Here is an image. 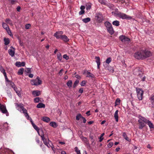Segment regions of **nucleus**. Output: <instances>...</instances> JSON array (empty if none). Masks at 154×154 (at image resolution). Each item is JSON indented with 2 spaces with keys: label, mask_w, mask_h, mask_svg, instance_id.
Listing matches in <instances>:
<instances>
[{
  "label": "nucleus",
  "mask_w": 154,
  "mask_h": 154,
  "mask_svg": "<svg viewBox=\"0 0 154 154\" xmlns=\"http://www.w3.org/2000/svg\"><path fill=\"white\" fill-rule=\"evenodd\" d=\"M32 126L34 129H35L37 132L38 134L40 135L39 132V129L34 124H32Z\"/></svg>",
  "instance_id": "5701e85b"
},
{
  "label": "nucleus",
  "mask_w": 154,
  "mask_h": 154,
  "mask_svg": "<svg viewBox=\"0 0 154 154\" xmlns=\"http://www.w3.org/2000/svg\"><path fill=\"white\" fill-rule=\"evenodd\" d=\"M99 2L101 4H103V5H106V3L105 2H103V1H102V0H99Z\"/></svg>",
  "instance_id": "13d9d810"
},
{
  "label": "nucleus",
  "mask_w": 154,
  "mask_h": 154,
  "mask_svg": "<svg viewBox=\"0 0 154 154\" xmlns=\"http://www.w3.org/2000/svg\"><path fill=\"white\" fill-rule=\"evenodd\" d=\"M31 25L29 24H27L26 25H25V28L26 29H29V27H30Z\"/></svg>",
  "instance_id": "49530a36"
},
{
  "label": "nucleus",
  "mask_w": 154,
  "mask_h": 154,
  "mask_svg": "<svg viewBox=\"0 0 154 154\" xmlns=\"http://www.w3.org/2000/svg\"><path fill=\"white\" fill-rule=\"evenodd\" d=\"M25 116H26V118L28 119L29 120V118H30L29 117V116L28 115V113H25L24 114Z\"/></svg>",
  "instance_id": "5fc2aeb1"
},
{
  "label": "nucleus",
  "mask_w": 154,
  "mask_h": 154,
  "mask_svg": "<svg viewBox=\"0 0 154 154\" xmlns=\"http://www.w3.org/2000/svg\"><path fill=\"white\" fill-rule=\"evenodd\" d=\"M95 59H96V62L97 64V68L98 69H99V66L100 64V58L99 57H96Z\"/></svg>",
  "instance_id": "2eb2a0df"
},
{
  "label": "nucleus",
  "mask_w": 154,
  "mask_h": 154,
  "mask_svg": "<svg viewBox=\"0 0 154 154\" xmlns=\"http://www.w3.org/2000/svg\"><path fill=\"white\" fill-rule=\"evenodd\" d=\"M136 90L138 98L139 100H141L142 99V97L143 91L142 89L136 88Z\"/></svg>",
  "instance_id": "20e7f679"
},
{
  "label": "nucleus",
  "mask_w": 154,
  "mask_h": 154,
  "mask_svg": "<svg viewBox=\"0 0 154 154\" xmlns=\"http://www.w3.org/2000/svg\"><path fill=\"white\" fill-rule=\"evenodd\" d=\"M31 68H27L25 70V72H26L27 73H30L31 72Z\"/></svg>",
  "instance_id": "a19ab883"
},
{
  "label": "nucleus",
  "mask_w": 154,
  "mask_h": 154,
  "mask_svg": "<svg viewBox=\"0 0 154 154\" xmlns=\"http://www.w3.org/2000/svg\"><path fill=\"white\" fill-rule=\"evenodd\" d=\"M82 118L83 119V122L84 123H85L86 122V119L83 116L82 117Z\"/></svg>",
  "instance_id": "052dcab7"
},
{
  "label": "nucleus",
  "mask_w": 154,
  "mask_h": 154,
  "mask_svg": "<svg viewBox=\"0 0 154 154\" xmlns=\"http://www.w3.org/2000/svg\"><path fill=\"white\" fill-rule=\"evenodd\" d=\"M5 22L8 24H9V25L12 26L13 25V23L12 21L10 20L9 19L7 18L5 20Z\"/></svg>",
  "instance_id": "a878e982"
},
{
  "label": "nucleus",
  "mask_w": 154,
  "mask_h": 154,
  "mask_svg": "<svg viewBox=\"0 0 154 154\" xmlns=\"http://www.w3.org/2000/svg\"><path fill=\"white\" fill-rule=\"evenodd\" d=\"M11 48L13 49V50H12V49H9L8 50V52L9 55L12 57H13L14 55L15 49L12 46H11Z\"/></svg>",
  "instance_id": "f8f14e48"
},
{
  "label": "nucleus",
  "mask_w": 154,
  "mask_h": 154,
  "mask_svg": "<svg viewBox=\"0 0 154 154\" xmlns=\"http://www.w3.org/2000/svg\"><path fill=\"white\" fill-rule=\"evenodd\" d=\"M2 26L3 28L6 30L8 29V28H9L8 26L6 23H3Z\"/></svg>",
  "instance_id": "72a5a7b5"
},
{
  "label": "nucleus",
  "mask_w": 154,
  "mask_h": 154,
  "mask_svg": "<svg viewBox=\"0 0 154 154\" xmlns=\"http://www.w3.org/2000/svg\"><path fill=\"white\" fill-rule=\"evenodd\" d=\"M0 110L3 113L6 114L7 116L9 115V113L6 109L5 106L2 105L0 103Z\"/></svg>",
  "instance_id": "6e6552de"
},
{
  "label": "nucleus",
  "mask_w": 154,
  "mask_h": 154,
  "mask_svg": "<svg viewBox=\"0 0 154 154\" xmlns=\"http://www.w3.org/2000/svg\"><path fill=\"white\" fill-rule=\"evenodd\" d=\"M122 136L124 139L128 142H130L131 140L129 139L127 136V134L125 132H123L122 133Z\"/></svg>",
  "instance_id": "6ab92c4d"
},
{
  "label": "nucleus",
  "mask_w": 154,
  "mask_h": 154,
  "mask_svg": "<svg viewBox=\"0 0 154 154\" xmlns=\"http://www.w3.org/2000/svg\"><path fill=\"white\" fill-rule=\"evenodd\" d=\"M119 39L122 42L124 43L127 42L130 40L129 38L124 35L120 36Z\"/></svg>",
  "instance_id": "1a4fd4ad"
},
{
  "label": "nucleus",
  "mask_w": 154,
  "mask_h": 154,
  "mask_svg": "<svg viewBox=\"0 0 154 154\" xmlns=\"http://www.w3.org/2000/svg\"><path fill=\"white\" fill-rule=\"evenodd\" d=\"M91 8V5H86V9L87 10H90Z\"/></svg>",
  "instance_id": "09e8293b"
},
{
  "label": "nucleus",
  "mask_w": 154,
  "mask_h": 154,
  "mask_svg": "<svg viewBox=\"0 0 154 154\" xmlns=\"http://www.w3.org/2000/svg\"><path fill=\"white\" fill-rule=\"evenodd\" d=\"M139 119L138 120L139 122V128L142 129L145 126L144 123L147 121V119L141 116H139Z\"/></svg>",
  "instance_id": "f03ea898"
},
{
  "label": "nucleus",
  "mask_w": 154,
  "mask_h": 154,
  "mask_svg": "<svg viewBox=\"0 0 154 154\" xmlns=\"http://www.w3.org/2000/svg\"><path fill=\"white\" fill-rule=\"evenodd\" d=\"M63 57L66 60H68L69 59V56H67L66 54H64L63 56Z\"/></svg>",
  "instance_id": "a18cd8bd"
},
{
  "label": "nucleus",
  "mask_w": 154,
  "mask_h": 154,
  "mask_svg": "<svg viewBox=\"0 0 154 154\" xmlns=\"http://www.w3.org/2000/svg\"><path fill=\"white\" fill-rule=\"evenodd\" d=\"M24 70V69L23 68L19 69L17 72L18 74L19 75H22L23 73Z\"/></svg>",
  "instance_id": "2f4dec72"
},
{
  "label": "nucleus",
  "mask_w": 154,
  "mask_h": 154,
  "mask_svg": "<svg viewBox=\"0 0 154 154\" xmlns=\"http://www.w3.org/2000/svg\"><path fill=\"white\" fill-rule=\"evenodd\" d=\"M19 107L22 109L24 108L23 105L22 104H19Z\"/></svg>",
  "instance_id": "4d7b16f0"
},
{
  "label": "nucleus",
  "mask_w": 154,
  "mask_h": 154,
  "mask_svg": "<svg viewBox=\"0 0 154 154\" xmlns=\"http://www.w3.org/2000/svg\"><path fill=\"white\" fill-rule=\"evenodd\" d=\"M45 107V104L40 103L38 104L36 106V107L38 108H44Z\"/></svg>",
  "instance_id": "4be33fe9"
},
{
  "label": "nucleus",
  "mask_w": 154,
  "mask_h": 154,
  "mask_svg": "<svg viewBox=\"0 0 154 154\" xmlns=\"http://www.w3.org/2000/svg\"><path fill=\"white\" fill-rule=\"evenodd\" d=\"M63 69H61L60 71H59V74L60 75H62V72L63 71Z\"/></svg>",
  "instance_id": "0e129e2a"
},
{
  "label": "nucleus",
  "mask_w": 154,
  "mask_h": 154,
  "mask_svg": "<svg viewBox=\"0 0 154 154\" xmlns=\"http://www.w3.org/2000/svg\"><path fill=\"white\" fill-rule=\"evenodd\" d=\"M39 97H36L34 99V101L35 103H38L39 102Z\"/></svg>",
  "instance_id": "37998d69"
},
{
  "label": "nucleus",
  "mask_w": 154,
  "mask_h": 154,
  "mask_svg": "<svg viewBox=\"0 0 154 154\" xmlns=\"http://www.w3.org/2000/svg\"><path fill=\"white\" fill-rule=\"evenodd\" d=\"M42 120L44 122H48L50 121V119L49 118L46 117H42Z\"/></svg>",
  "instance_id": "393cba45"
},
{
  "label": "nucleus",
  "mask_w": 154,
  "mask_h": 154,
  "mask_svg": "<svg viewBox=\"0 0 154 154\" xmlns=\"http://www.w3.org/2000/svg\"><path fill=\"white\" fill-rule=\"evenodd\" d=\"M36 141L38 144H39L40 143V140L38 138H36Z\"/></svg>",
  "instance_id": "774afa93"
},
{
  "label": "nucleus",
  "mask_w": 154,
  "mask_h": 154,
  "mask_svg": "<svg viewBox=\"0 0 154 154\" xmlns=\"http://www.w3.org/2000/svg\"><path fill=\"white\" fill-rule=\"evenodd\" d=\"M72 80H69L66 83L67 86L69 88H70L72 87Z\"/></svg>",
  "instance_id": "cd10ccee"
},
{
  "label": "nucleus",
  "mask_w": 154,
  "mask_h": 154,
  "mask_svg": "<svg viewBox=\"0 0 154 154\" xmlns=\"http://www.w3.org/2000/svg\"><path fill=\"white\" fill-rule=\"evenodd\" d=\"M75 77L79 79H81L80 76L79 75H76L75 76Z\"/></svg>",
  "instance_id": "bf43d9fd"
},
{
  "label": "nucleus",
  "mask_w": 154,
  "mask_h": 154,
  "mask_svg": "<svg viewBox=\"0 0 154 154\" xmlns=\"http://www.w3.org/2000/svg\"><path fill=\"white\" fill-rule=\"evenodd\" d=\"M140 78H141V80L143 81H144L146 79V77L145 76H143L142 78H141V77Z\"/></svg>",
  "instance_id": "69168bd1"
},
{
  "label": "nucleus",
  "mask_w": 154,
  "mask_h": 154,
  "mask_svg": "<svg viewBox=\"0 0 154 154\" xmlns=\"http://www.w3.org/2000/svg\"><path fill=\"white\" fill-rule=\"evenodd\" d=\"M61 39L65 42H68L69 41V39L65 35H62Z\"/></svg>",
  "instance_id": "f3484780"
},
{
  "label": "nucleus",
  "mask_w": 154,
  "mask_h": 154,
  "mask_svg": "<svg viewBox=\"0 0 154 154\" xmlns=\"http://www.w3.org/2000/svg\"><path fill=\"white\" fill-rule=\"evenodd\" d=\"M105 69L106 70H108L110 72H113L114 71L112 67L109 65L107 66Z\"/></svg>",
  "instance_id": "dca6fc26"
},
{
  "label": "nucleus",
  "mask_w": 154,
  "mask_h": 154,
  "mask_svg": "<svg viewBox=\"0 0 154 154\" xmlns=\"http://www.w3.org/2000/svg\"><path fill=\"white\" fill-rule=\"evenodd\" d=\"M79 81L78 80H76L74 83L73 85V88H75L79 83Z\"/></svg>",
  "instance_id": "4c0bfd02"
},
{
  "label": "nucleus",
  "mask_w": 154,
  "mask_h": 154,
  "mask_svg": "<svg viewBox=\"0 0 154 154\" xmlns=\"http://www.w3.org/2000/svg\"><path fill=\"white\" fill-rule=\"evenodd\" d=\"M134 74L135 75L139 76L140 78L142 77L143 75V72L138 68H136L133 70Z\"/></svg>",
  "instance_id": "0eeeda50"
},
{
  "label": "nucleus",
  "mask_w": 154,
  "mask_h": 154,
  "mask_svg": "<svg viewBox=\"0 0 154 154\" xmlns=\"http://www.w3.org/2000/svg\"><path fill=\"white\" fill-rule=\"evenodd\" d=\"M4 76L5 77V80L8 82H10V81L8 80L7 76L6 74H5Z\"/></svg>",
  "instance_id": "8fccbe9b"
},
{
  "label": "nucleus",
  "mask_w": 154,
  "mask_h": 154,
  "mask_svg": "<svg viewBox=\"0 0 154 154\" xmlns=\"http://www.w3.org/2000/svg\"><path fill=\"white\" fill-rule=\"evenodd\" d=\"M41 138L44 144L47 146H48V148L50 147V146H51L49 145L50 146H49V145H48V144L49 143V142H50L49 139H48V142L47 140L45 138L44 136L43 135H42Z\"/></svg>",
  "instance_id": "9d476101"
},
{
  "label": "nucleus",
  "mask_w": 154,
  "mask_h": 154,
  "mask_svg": "<svg viewBox=\"0 0 154 154\" xmlns=\"http://www.w3.org/2000/svg\"><path fill=\"white\" fill-rule=\"evenodd\" d=\"M86 82L85 81H83L82 82H81V86H85L86 84Z\"/></svg>",
  "instance_id": "c03bdc74"
},
{
  "label": "nucleus",
  "mask_w": 154,
  "mask_h": 154,
  "mask_svg": "<svg viewBox=\"0 0 154 154\" xmlns=\"http://www.w3.org/2000/svg\"><path fill=\"white\" fill-rule=\"evenodd\" d=\"M50 125L51 126H52L54 128L56 127L57 126V123L54 122H51L50 123Z\"/></svg>",
  "instance_id": "473e14b6"
},
{
  "label": "nucleus",
  "mask_w": 154,
  "mask_h": 154,
  "mask_svg": "<svg viewBox=\"0 0 154 154\" xmlns=\"http://www.w3.org/2000/svg\"><path fill=\"white\" fill-rule=\"evenodd\" d=\"M105 24L109 33L111 35L113 34L114 32L111 24L109 22H106L105 23Z\"/></svg>",
  "instance_id": "7ed1b4c3"
},
{
  "label": "nucleus",
  "mask_w": 154,
  "mask_h": 154,
  "mask_svg": "<svg viewBox=\"0 0 154 154\" xmlns=\"http://www.w3.org/2000/svg\"><path fill=\"white\" fill-rule=\"evenodd\" d=\"M111 58L110 57L108 58L106 60V63L107 64H109L111 61Z\"/></svg>",
  "instance_id": "58836bf2"
},
{
  "label": "nucleus",
  "mask_w": 154,
  "mask_h": 154,
  "mask_svg": "<svg viewBox=\"0 0 154 154\" xmlns=\"http://www.w3.org/2000/svg\"><path fill=\"white\" fill-rule=\"evenodd\" d=\"M149 99L152 105V107H153L154 106V95L151 96Z\"/></svg>",
  "instance_id": "b1692460"
},
{
  "label": "nucleus",
  "mask_w": 154,
  "mask_h": 154,
  "mask_svg": "<svg viewBox=\"0 0 154 154\" xmlns=\"http://www.w3.org/2000/svg\"><path fill=\"white\" fill-rule=\"evenodd\" d=\"M117 17L123 19H131L132 18L131 17L125 14L119 12L118 14H117Z\"/></svg>",
  "instance_id": "39448f33"
},
{
  "label": "nucleus",
  "mask_w": 154,
  "mask_h": 154,
  "mask_svg": "<svg viewBox=\"0 0 154 154\" xmlns=\"http://www.w3.org/2000/svg\"><path fill=\"white\" fill-rule=\"evenodd\" d=\"M120 100L119 98L117 99L115 102V106L119 105L120 104Z\"/></svg>",
  "instance_id": "e433bc0d"
},
{
  "label": "nucleus",
  "mask_w": 154,
  "mask_h": 154,
  "mask_svg": "<svg viewBox=\"0 0 154 154\" xmlns=\"http://www.w3.org/2000/svg\"><path fill=\"white\" fill-rule=\"evenodd\" d=\"M86 72L87 74V75L86 76V77L91 78V79L94 78H95V76L93 74L88 72V71H87L86 72Z\"/></svg>",
  "instance_id": "4468645a"
},
{
  "label": "nucleus",
  "mask_w": 154,
  "mask_h": 154,
  "mask_svg": "<svg viewBox=\"0 0 154 154\" xmlns=\"http://www.w3.org/2000/svg\"><path fill=\"white\" fill-rule=\"evenodd\" d=\"M57 59L60 60V61H61V60L62 59V56L60 53H58L57 54Z\"/></svg>",
  "instance_id": "c9c22d12"
},
{
  "label": "nucleus",
  "mask_w": 154,
  "mask_h": 154,
  "mask_svg": "<svg viewBox=\"0 0 154 154\" xmlns=\"http://www.w3.org/2000/svg\"><path fill=\"white\" fill-rule=\"evenodd\" d=\"M118 112L119 111L118 110H116L114 113V117L116 119V121L117 122H118L119 120V117L118 115Z\"/></svg>",
  "instance_id": "aec40b11"
},
{
  "label": "nucleus",
  "mask_w": 154,
  "mask_h": 154,
  "mask_svg": "<svg viewBox=\"0 0 154 154\" xmlns=\"http://www.w3.org/2000/svg\"><path fill=\"white\" fill-rule=\"evenodd\" d=\"M42 83V81L40 79L38 76L37 77V78L35 79L32 80L31 81V84L35 85H41Z\"/></svg>",
  "instance_id": "423d86ee"
},
{
  "label": "nucleus",
  "mask_w": 154,
  "mask_h": 154,
  "mask_svg": "<svg viewBox=\"0 0 154 154\" xmlns=\"http://www.w3.org/2000/svg\"><path fill=\"white\" fill-rule=\"evenodd\" d=\"M113 142H110L107 144V146L108 147L110 148L113 145Z\"/></svg>",
  "instance_id": "79ce46f5"
},
{
  "label": "nucleus",
  "mask_w": 154,
  "mask_h": 154,
  "mask_svg": "<svg viewBox=\"0 0 154 154\" xmlns=\"http://www.w3.org/2000/svg\"><path fill=\"white\" fill-rule=\"evenodd\" d=\"M118 12H118V11H117V12H113H113H112V14H114V15H115L116 16H117V14H118Z\"/></svg>",
  "instance_id": "6e6d98bb"
},
{
  "label": "nucleus",
  "mask_w": 154,
  "mask_h": 154,
  "mask_svg": "<svg viewBox=\"0 0 154 154\" xmlns=\"http://www.w3.org/2000/svg\"><path fill=\"white\" fill-rule=\"evenodd\" d=\"M82 115L81 114H79L76 116V119L77 120H79L80 118H82Z\"/></svg>",
  "instance_id": "ea45409f"
},
{
  "label": "nucleus",
  "mask_w": 154,
  "mask_h": 154,
  "mask_svg": "<svg viewBox=\"0 0 154 154\" xmlns=\"http://www.w3.org/2000/svg\"><path fill=\"white\" fill-rule=\"evenodd\" d=\"M85 13V11L84 10H81L79 12V15H81L84 14Z\"/></svg>",
  "instance_id": "3c124183"
},
{
  "label": "nucleus",
  "mask_w": 154,
  "mask_h": 154,
  "mask_svg": "<svg viewBox=\"0 0 154 154\" xmlns=\"http://www.w3.org/2000/svg\"><path fill=\"white\" fill-rule=\"evenodd\" d=\"M22 110L23 111V113L24 114L25 113H27V110H26V109H25L24 108L23 109H22Z\"/></svg>",
  "instance_id": "864d4df0"
},
{
  "label": "nucleus",
  "mask_w": 154,
  "mask_h": 154,
  "mask_svg": "<svg viewBox=\"0 0 154 154\" xmlns=\"http://www.w3.org/2000/svg\"><path fill=\"white\" fill-rule=\"evenodd\" d=\"M4 41L5 42V45H8L9 44L10 41L8 38H4Z\"/></svg>",
  "instance_id": "7c9ffc66"
},
{
  "label": "nucleus",
  "mask_w": 154,
  "mask_h": 154,
  "mask_svg": "<svg viewBox=\"0 0 154 154\" xmlns=\"http://www.w3.org/2000/svg\"><path fill=\"white\" fill-rule=\"evenodd\" d=\"M152 54L150 51L146 50L138 51L134 54V57L137 59H143L150 57Z\"/></svg>",
  "instance_id": "f257e3e1"
},
{
  "label": "nucleus",
  "mask_w": 154,
  "mask_h": 154,
  "mask_svg": "<svg viewBox=\"0 0 154 154\" xmlns=\"http://www.w3.org/2000/svg\"><path fill=\"white\" fill-rule=\"evenodd\" d=\"M146 123L147 124L150 128H153L154 126L152 123L150 121L147 119V121L146 122Z\"/></svg>",
  "instance_id": "412c9836"
},
{
  "label": "nucleus",
  "mask_w": 154,
  "mask_h": 154,
  "mask_svg": "<svg viewBox=\"0 0 154 154\" xmlns=\"http://www.w3.org/2000/svg\"><path fill=\"white\" fill-rule=\"evenodd\" d=\"M62 35H60L59 34H58V32H56L54 33V36L56 37V38L57 39H59V38H61Z\"/></svg>",
  "instance_id": "c756f323"
},
{
  "label": "nucleus",
  "mask_w": 154,
  "mask_h": 154,
  "mask_svg": "<svg viewBox=\"0 0 154 154\" xmlns=\"http://www.w3.org/2000/svg\"><path fill=\"white\" fill-rule=\"evenodd\" d=\"M0 70L1 72L4 75L5 74H6V72H5V69L1 66H0Z\"/></svg>",
  "instance_id": "f704fd0d"
},
{
  "label": "nucleus",
  "mask_w": 154,
  "mask_h": 154,
  "mask_svg": "<svg viewBox=\"0 0 154 154\" xmlns=\"http://www.w3.org/2000/svg\"><path fill=\"white\" fill-rule=\"evenodd\" d=\"M83 92V89L82 88H81L79 89V92L81 94H82Z\"/></svg>",
  "instance_id": "603ef678"
},
{
  "label": "nucleus",
  "mask_w": 154,
  "mask_h": 154,
  "mask_svg": "<svg viewBox=\"0 0 154 154\" xmlns=\"http://www.w3.org/2000/svg\"><path fill=\"white\" fill-rule=\"evenodd\" d=\"M7 32H8V33L10 35H11V30H10V29L9 28H8V29H7V30H6Z\"/></svg>",
  "instance_id": "de8ad7c7"
},
{
  "label": "nucleus",
  "mask_w": 154,
  "mask_h": 154,
  "mask_svg": "<svg viewBox=\"0 0 154 154\" xmlns=\"http://www.w3.org/2000/svg\"><path fill=\"white\" fill-rule=\"evenodd\" d=\"M97 21L99 23L101 22L103 20V17L101 14H98L96 16Z\"/></svg>",
  "instance_id": "9b49d317"
},
{
  "label": "nucleus",
  "mask_w": 154,
  "mask_h": 154,
  "mask_svg": "<svg viewBox=\"0 0 154 154\" xmlns=\"http://www.w3.org/2000/svg\"><path fill=\"white\" fill-rule=\"evenodd\" d=\"M91 20V19L89 17H87L86 18L82 19V21L85 23H87L89 22Z\"/></svg>",
  "instance_id": "c85d7f7f"
},
{
  "label": "nucleus",
  "mask_w": 154,
  "mask_h": 154,
  "mask_svg": "<svg viewBox=\"0 0 154 154\" xmlns=\"http://www.w3.org/2000/svg\"><path fill=\"white\" fill-rule=\"evenodd\" d=\"M128 2V0H124V1L122 2V3H127Z\"/></svg>",
  "instance_id": "e2e57ef3"
},
{
  "label": "nucleus",
  "mask_w": 154,
  "mask_h": 154,
  "mask_svg": "<svg viewBox=\"0 0 154 154\" xmlns=\"http://www.w3.org/2000/svg\"><path fill=\"white\" fill-rule=\"evenodd\" d=\"M25 63L24 62H17L15 63V65L18 67H20L21 66H23L25 65Z\"/></svg>",
  "instance_id": "ddd939ff"
},
{
  "label": "nucleus",
  "mask_w": 154,
  "mask_h": 154,
  "mask_svg": "<svg viewBox=\"0 0 154 154\" xmlns=\"http://www.w3.org/2000/svg\"><path fill=\"white\" fill-rule=\"evenodd\" d=\"M112 24L113 25L118 26L119 25V22L118 20H115L112 22Z\"/></svg>",
  "instance_id": "bb28decb"
},
{
  "label": "nucleus",
  "mask_w": 154,
  "mask_h": 154,
  "mask_svg": "<svg viewBox=\"0 0 154 154\" xmlns=\"http://www.w3.org/2000/svg\"><path fill=\"white\" fill-rule=\"evenodd\" d=\"M29 76L30 78H32L33 76V75L32 74H30L29 75Z\"/></svg>",
  "instance_id": "338daca9"
},
{
  "label": "nucleus",
  "mask_w": 154,
  "mask_h": 154,
  "mask_svg": "<svg viewBox=\"0 0 154 154\" xmlns=\"http://www.w3.org/2000/svg\"><path fill=\"white\" fill-rule=\"evenodd\" d=\"M85 8V7L84 6L82 5L80 7L81 9L82 10H84Z\"/></svg>",
  "instance_id": "680f3d73"
},
{
  "label": "nucleus",
  "mask_w": 154,
  "mask_h": 154,
  "mask_svg": "<svg viewBox=\"0 0 154 154\" xmlns=\"http://www.w3.org/2000/svg\"><path fill=\"white\" fill-rule=\"evenodd\" d=\"M32 94L34 96H38L40 94V93L38 91H33Z\"/></svg>",
  "instance_id": "a211bd4d"
}]
</instances>
